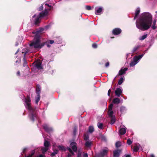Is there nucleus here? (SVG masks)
Segmentation results:
<instances>
[{
    "label": "nucleus",
    "instance_id": "nucleus-4",
    "mask_svg": "<svg viewBox=\"0 0 157 157\" xmlns=\"http://www.w3.org/2000/svg\"><path fill=\"white\" fill-rule=\"evenodd\" d=\"M33 52V51L31 50L30 49H28V48H23L22 50V53H24V57L23 58L24 63L23 64V66L25 67L26 68L25 71L21 74L22 76H25L29 74V68L27 65V62L25 58V55L28 53H31Z\"/></svg>",
    "mask_w": 157,
    "mask_h": 157
},
{
    "label": "nucleus",
    "instance_id": "nucleus-46",
    "mask_svg": "<svg viewBox=\"0 0 157 157\" xmlns=\"http://www.w3.org/2000/svg\"><path fill=\"white\" fill-rule=\"evenodd\" d=\"M43 5H42L39 8L38 10L39 11L41 10H43Z\"/></svg>",
    "mask_w": 157,
    "mask_h": 157
},
{
    "label": "nucleus",
    "instance_id": "nucleus-56",
    "mask_svg": "<svg viewBox=\"0 0 157 157\" xmlns=\"http://www.w3.org/2000/svg\"><path fill=\"white\" fill-rule=\"evenodd\" d=\"M19 51V49H18L17 52L15 53V54H16Z\"/></svg>",
    "mask_w": 157,
    "mask_h": 157
},
{
    "label": "nucleus",
    "instance_id": "nucleus-18",
    "mask_svg": "<svg viewBox=\"0 0 157 157\" xmlns=\"http://www.w3.org/2000/svg\"><path fill=\"white\" fill-rule=\"evenodd\" d=\"M128 70V68H125L124 69H121V70H120L119 72V75H122L125 74L126 73V71H127Z\"/></svg>",
    "mask_w": 157,
    "mask_h": 157
},
{
    "label": "nucleus",
    "instance_id": "nucleus-25",
    "mask_svg": "<svg viewBox=\"0 0 157 157\" xmlns=\"http://www.w3.org/2000/svg\"><path fill=\"white\" fill-rule=\"evenodd\" d=\"M110 118V124H113L116 121V118L115 116H113L109 117Z\"/></svg>",
    "mask_w": 157,
    "mask_h": 157
},
{
    "label": "nucleus",
    "instance_id": "nucleus-2",
    "mask_svg": "<svg viewBox=\"0 0 157 157\" xmlns=\"http://www.w3.org/2000/svg\"><path fill=\"white\" fill-rule=\"evenodd\" d=\"M31 100L30 97L28 96L25 98L24 105L26 109L29 111V117L30 119L34 121L37 119V116L36 114V111L30 105Z\"/></svg>",
    "mask_w": 157,
    "mask_h": 157
},
{
    "label": "nucleus",
    "instance_id": "nucleus-5",
    "mask_svg": "<svg viewBox=\"0 0 157 157\" xmlns=\"http://www.w3.org/2000/svg\"><path fill=\"white\" fill-rule=\"evenodd\" d=\"M50 9H45L44 11L40 13L38 15L36 14L34 15L32 18V21L36 25L40 22L41 17H43L47 15L48 11L50 10Z\"/></svg>",
    "mask_w": 157,
    "mask_h": 157
},
{
    "label": "nucleus",
    "instance_id": "nucleus-30",
    "mask_svg": "<svg viewBox=\"0 0 157 157\" xmlns=\"http://www.w3.org/2000/svg\"><path fill=\"white\" fill-rule=\"evenodd\" d=\"M147 37V34H145L142 36L140 37L139 38V39L140 40H143L145 39Z\"/></svg>",
    "mask_w": 157,
    "mask_h": 157
},
{
    "label": "nucleus",
    "instance_id": "nucleus-31",
    "mask_svg": "<svg viewBox=\"0 0 157 157\" xmlns=\"http://www.w3.org/2000/svg\"><path fill=\"white\" fill-rule=\"evenodd\" d=\"M94 131V128L93 126H90L89 127L88 131L90 133H92Z\"/></svg>",
    "mask_w": 157,
    "mask_h": 157
},
{
    "label": "nucleus",
    "instance_id": "nucleus-59",
    "mask_svg": "<svg viewBox=\"0 0 157 157\" xmlns=\"http://www.w3.org/2000/svg\"><path fill=\"white\" fill-rule=\"evenodd\" d=\"M17 62H18V61H16V63H17Z\"/></svg>",
    "mask_w": 157,
    "mask_h": 157
},
{
    "label": "nucleus",
    "instance_id": "nucleus-43",
    "mask_svg": "<svg viewBox=\"0 0 157 157\" xmlns=\"http://www.w3.org/2000/svg\"><path fill=\"white\" fill-rule=\"evenodd\" d=\"M67 149L69 151V152H70L71 154L72 155H74V153L72 152L71 149V148L70 147H68Z\"/></svg>",
    "mask_w": 157,
    "mask_h": 157
},
{
    "label": "nucleus",
    "instance_id": "nucleus-6",
    "mask_svg": "<svg viewBox=\"0 0 157 157\" xmlns=\"http://www.w3.org/2000/svg\"><path fill=\"white\" fill-rule=\"evenodd\" d=\"M144 54H141L138 56H135L133 59V61H132L130 63V66L133 67L136 65L142 58Z\"/></svg>",
    "mask_w": 157,
    "mask_h": 157
},
{
    "label": "nucleus",
    "instance_id": "nucleus-36",
    "mask_svg": "<svg viewBox=\"0 0 157 157\" xmlns=\"http://www.w3.org/2000/svg\"><path fill=\"white\" fill-rule=\"evenodd\" d=\"M98 126L99 128L102 129L103 128V124L101 123H98Z\"/></svg>",
    "mask_w": 157,
    "mask_h": 157
},
{
    "label": "nucleus",
    "instance_id": "nucleus-37",
    "mask_svg": "<svg viewBox=\"0 0 157 157\" xmlns=\"http://www.w3.org/2000/svg\"><path fill=\"white\" fill-rule=\"evenodd\" d=\"M84 139L86 141H87V140H88L89 139V136L88 135H85L84 136Z\"/></svg>",
    "mask_w": 157,
    "mask_h": 157
},
{
    "label": "nucleus",
    "instance_id": "nucleus-33",
    "mask_svg": "<svg viewBox=\"0 0 157 157\" xmlns=\"http://www.w3.org/2000/svg\"><path fill=\"white\" fill-rule=\"evenodd\" d=\"M40 86L37 85V88L36 89V94H37V92L39 93V94H40Z\"/></svg>",
    "mask_w": 157,
    "mask_h": 157
},
{
    "label": "nucleus",
    "instance_id": "nucleus-32",
    "mask_svg": "<svg viewBox=\"0 0 157 157\" xmlns=\"http://www.w3.org/2000/svg\"><path fill=\"white\" fill-rule=\"evenodd\" d=\"M19 38L20 39L19 40H18L16 42V46H17L18 45L19 43L20 42H21V41L23 39V38L22 36H19Z\"/></svg>",
    "mask_w": 157,
    "mask_h": 157
},
{
    "label": "nucleus",
    "instance_id": "nucleus-57",
    "mask_svg": "<svg viewBox=\"0 0 157 157\" xmlns=\"http://www.w3.org/2000/svg\"><path fill=\"white\" fill-rule=\"evenodd\" d=\"M71 156V154H68V156H69V157H70Z\"/></svg>",
    "mask_w": 157,
    "mask_h": 157
},
{
    "label": "nucleus",
    "instance_id": "nucleus-9",
    "mask_svg": "<svg viewBox=\"0 0 157 157\" xmlns=\"http://www.w3.org/2000/svg\"><path fill=\"white\" fill-rule=\"evenodd\" d=\"M113 106V104H111L109 106L108 112V114L109 117L113 116V112L112 110Z\"/></svg>",
    "mask_w": 157,
    "mask_h": 157
},
{
    "label": "nucleus",
    "instance_id": "nucleus-44",
    "mask_svg": "<svg viewBox=\"0 0 157 157\" xmlns=\"http://www.w3.org/2000/svg\"><path fill=\"white\" fill-rule=\"evenodd\" d=\"M92 46L94 48H96L97 47V45L96 44H93Z\"/></svg>",
    "mask_w": 157,
    "mask_h": 157
},
{
    "label": "nucleus",
    "instance_id": "nucleus-51",
    "mask_svg": "<svg viewBox=\"0 0 157 157\" xmlns=\"http://www.w3.org/2000/svg\"><path fill=\"white\" fill-rule=\"evenodd\" d=\"M45 6H48V7H51V6H50L48 4H47V3H46L45 4Z\"/></svg>",
    "mask_w": 157,
    "mask_h": 157
},
{
    "label": "nucleus",
    "instance_id": "nucleus-27",
    "mask_svg": "<svg viewBox=\"0 0 157 157\" xmlns=\"http://www.w3.org/2000/svg\"><path fill=\"white\" fill-rule=\"evenodd\" d=\"M140 11V9L139 8H138L136 10L135 13V15L134 17V19L137 17L139 14Z\"/></svg>",
    "mask_w": 157,
    "mask_h": 157
},
{
    "label": "nucleus",
    "instance_id": "nucleus-3",
    "mask_svg": "<svg viewBox=\"0 0 157 157\" xmlns=\"http://www.w3.org/2000/svg\"><path fill=\"white\" fill-rule=\"evenodd\" d=\"M45 45L44 41H42L40 35L37 33L35 36L33 40L29 44L30 49H40Z\"/></svg>",
    "mask_w": 157,
    "mask_h": 157
},
{
    "label": "nucleus",
    "instance_id": "nucleus-54",
    "mask_svg": "<svg viewBox=\"0 0 157 157\" xmlns=\"http://www.w3.org/2000/svg\"><path fill=\"white\" fill-rule=\"evenodd\" d=\"M111 90L110 89H109L108 91V93H110H110H111Z\"/></svg>",
    "mask_w": 157,
    "mask_h": 157
},
{
    "label": "nucleus",
    "instance_id": "nucleus-16",
    "mask_svg": "<svg viewBox=\"0 0 157 157\" xmlns=\"http://www.w3.org/2000/svg\"><path fill=\"white\" fill-rule=\"evenodd\" d=\"M121 32V30L119 28H116L113 30V33L115 35L120 34Z\"/></svg>",
    "mask_w": 157,
    "mask_h": 157
},
{
    "label": "nucleus",
    "instance_id": "nucleus-55",
    "mask_svg": "<svg viewBox=\"0 0 157 157\" xmlns=\"http://www.w3.org/2000/svg\"><path fill=\"white\" fill-rule=\"evenodd\" d=\"M75 132H76V130H75V129L74 131V135L75 134Z\"/></svg>",
    "mask_w": 157,
    "mask_h": 157
},
{
    "label": "nucleus",
    "instance_id": "nucleus-22",
    "mask_svg": "<svg viewBox=\"0 0 157 157\" xmlns=\"http://www.w3.org/2000/svg\"><path fill=\"white\" fill-rule=\"evenodd\" d=\"M140 47V45H137L135 46L132 49V53L136 52Z\"/></svg>",
    "mask_w": 157,
    "mask_h": 157
},
{
    "label": "nucleus",
    "instance_id": "nucleus-8",
    "mask_svg": "<svg viewBox=\"0 0 157 157\" xmlns=\"http://www.w3.org/2000/svg\"><path fill=\"white\" fill-rule=\"evenodd\" d=\"M127 130V128L124 125H121L120 126L119 134L121 135L124 134Z\"/></svg>",
    "mask_w": 157,
    "mask_h": 157
},
{
    "label": "nucleus",
    "instance_id": "nucleus-21",
    "mask_svg": "<svg viewBox=\"0 0 157 157\" xmlns=\"http://www.w3.org/2000/svg\"><path fill=\"white\" fill-rule=\"evenodd\" d=\"M92 142L88 140L86 141L85 144V146L88 148H90L92 145Z\"/></svg>",
    "mask_w": 157,
    "mask_h": 157
},
{
    "label": "nucleus",
    "instance_id": "nucleus-10",
    "mask_svg": "<svg viewBox=\"0 0 157 157\" xmlns=\"http://www.w3.org/2000/svg\"><path fill=\"white\" fill-rule=\"evenodd\" d=\"M48 25L46 26L44 28H41L35 32H33V33H35L36 35L37 33L38 35H40L39 33L44 32L45 30H47L49 27Z\"/></svg>",
    "mask_w": 157,
    "mask_h": 157
},
{
    "label": "nucleus",
    "instance_id": "nucleus-53",
    "mask_svg": "<svg viewBox=\"0 0 157 157\" xmlns=\"http://www.w3.org/2000/svg\"><path fill=\"white\" fill-rule=\"evenodd\" d=\"M151 157H155V155L153 154H151L150 155Z\"/></svg>",
    "mask_w": 157,
    "mask_h": 157
},
{
    "label": "nucleus",
    "instance_id": "nucleus-58",
    "mask_svg": "<svg viewBox=\"0 0 157 157\" xmlns=\"http://www.w3.org/2000/svg\"><path fill=\"white\" fill-rule=\"evenodd\" d=\"M110 93H108V95L109 96H110Z\"/></svg>",
    "mask_w": 157,
    "mask_h": 157
},
{
    "label": "nucleus",
    "instance_id": "nucleus-52",
    "mask_svg": "<svg viewBox=\"0 0 157 157\" xmlns=\"http://www.w3.org/2000/svg\"><path fill=\"white\" fill-rule=\"evenodd\" d=\"M125 157H130V155H125Z\"/></svg>",
    "mask_w": 157,
    "mask_h": 157
},
{
    "label": "nucleus",
    "instance_id": "nucleus-28",
    "mask_svg": "<svg viewBox=\"0 0 157 157\" xmlns=\"http://www.w3.org/2000/svg\"><path fill=\"white\" fill-rule=\"evenodd\" d=\"M156 21L155 20H154L153 22V23L151 25V28L152 29H155L157 28V26L156 25Z\"/></svg>",
    "mask_w": 157,
    "mask_h": 157
},
{
    "label": "nucleus",
    "instance_id": "nucleus-35",
    "mask_svg": "<svg viewBox=\"0 0 157 157\" xmlns=\"http://www.w3.org/2000/svg\"><path fill=\"white\" fill-rule=\"evenodd\" d=\"M58 148L59 150L62 151H65V147L63 146H58Z\"/></svg>",
    "mask_w": 157,
    "mask_h": 157
},
{
    "label": "nucleus",
    "instance_id": "nucleus-39",
    "mask_svg": "<svg viewBox=\"0 0 157 157\" xmlns=\"http://www.w3.org/2000/svg\"><path fill=\"white\" fill-rule=\"evenodd\" d=\"M121 146V143L120 142H117L116 143V146L117 147H118Z\"/></svg>",
    "mask_w": 157,
    "mask_h": 157
},
{
    "label": "nucleus",
    "instance_id": "nucleus-17",
    "mask_svg": "<svg viewBox=\"0 0 157 157\" xmlns=\"http://www.w3.org/2000/svg\"><path fill=\"white\" fill-rule=\"evenodd\" d=\"M54 42V41L53 40H48L46 41H44L45 45H46L47 46L48 48H50L51 45L50 44H52Z\"/></svg>",
    "mask_w": 157,
    "mask_h": 157
},
{
    "label": "nucleus",
    "instance_id": "nucleus-60",
    "mask_svg": "<svg viewBox=\"0 0 157 157\" xmlns=\"http://www.w3.org/2000/svg\"><path fill=\"white\" fill-rule=\"evenodd\" d=\"M114 38V37H111V38Z\"/></svg>",
    "mask_w": 157,
    "mask_h": 157
},
{
    "label": "nucleus",
    "instance_id": "nucleus-26",
    "mask_svg": "<svg viewBox=\"0 0 157 157\" xmlns=\"http://www.w3.org/2000/svg\"><path fill=\"white\" fill-rule=\"evenodd\" d=\"M40 99V94H39V93L37 92V96L35 98V102L36 104H37L38 102Z\"/></svg>",
    "mask_w": 157,
    "mask_h": 157
},
{
    "label": "nucleus",
    "instance_id": "nucleus-11",
    "mask_svg": "<svg viewBox=\"0 0 157 157\" xmlns=\"http://www.w3.org/2000/svg\"><path fill=\"white\" fill-rule=\"evenodd\" d=\"M103 10V8L102 7H96L95 8V13L98 15H100Z\"/></svg>",
    "mask_w": 157,
    "mask_h": 157
},
{
    "label": "nucleus",
    "instance_id": "nucleus-45",
    "mask_svg": "<svg viewBox=\"0 0 157 157\" xmlns=\"http://www.w3.org/2000/svg\"><path fill=\"white\" fill-rule=\"evenodd\" d=\"M28 149V148H27V147H25V148H24V149H23V151H22V153H25V152L26 151H27Z\"/></svg>",
    "mask_w": 157,
    "mask_h": 157
},
{
    "label": "nucleus",
    "instance_id": "nucleus-49",
    "mask_svg": "<svg viewBox=\"0 0 157 157\" xmlns=\"http://www.w3.org/2000/svg\"><path fill=\"white\" fill-rule=\"evenodd\" d=\"M109 62H107L105 64V66L106 67H107L109 66Z\"/></svg>",
    "mask_w": 157,
    "mask_h": 157
},
{
    "label": "nucleus",
    "instance_id": "nucleus-41",
    "mask_svg": "<svg viewBox=\"0 0 157 157\" xmlns=\"http://www.w3.org/2000/svg\"><path fill=\"white\" fill-rule=\"evenodd\" d=\"M86 10H91V7L90 6H86Z\"/></svg>",
    "mask_w": 157,
    "mask_h": 157
},
{
    "label": "nucleus",
    "instance_id": "nucleus-20",
    "mask_svg": "<svg viewBox=\"0 0 157 157\" xmlns=\"http://www.w3.org/2000/svg\"><path fill=\"white\" fill-rule=\"evenodd\" d=\"M140 147V145L138 143H136L134 147V149H133V151L136 152L137 151H138Z\"/></svg>",
    "mask_w": 157,
    "mask_h": 157
},
{
    "label": "nucleus",
    "instance_id": "nucleus-14",
    "mask_svg": "<svg viewBox=\"0 0 157 157\" xmlns=\"http://www.w3.org/2000/svg\"><path fill=\"white\" fill-rule=\"evenodd\" d=\"M71 147L74 152H76L77 150V144L75 142H71L70 145Z\"/></svg>",
    "mask_w": 157,
    "mask_h": 157
},
{
    "label": "nucleus",
    "instance_id": "nucleus-38",
    "mask_svg": "<svg viewBox=\"0 0 157 157\" xmlns=\"http://www.w3.org/2000/svg\"><path fill=\"white\" fill-rule=\"evenodd\" d=\"M58 153V151L56 150L54 152H52L51 155L52 157H53L56 154H57Z\"/></svg>",
    "mask_w": 157,
    "mask_h": 157
},
{
    "label": "nucleus",
    "instance_id": "nucleus-7",
    "mask_svg": "<svg viewBox=\"0 0 157 157\" xmlns=\"http://www.w3.org/2000/svg\"><path fill=\"white\" fill-rule=\"evenodd\" d=\"M50 143L48 141L45 140L44 143V147L41 148V151L42 153L44 154L45 152L49 149L50 147Z\"/></svg>",
    "mask_w": 157,
    "mask_h": 157
},
{
    "label": "nucleus",
    "instance_id": "nucleus-12",
    "mask_svg": "<svg viewBox=\"0 0 157 157\" xmlns=\"http://www.w3.org/2000/svg\"><path fill=\"white\" fill-rule=\"evenodd\" d=\"M108 151V148H106L103 149L101 151L100 155L101 157H103L106 156L107 155Z\"/></svg>",
    "mask_w": 157,
    "mask_h": 157
},
{
    "label": "nucleus",
    "instance_id": "nucleus-34",
    "mask_svg": "<svg viewBox=\"0 0 157 157\" xmlns=\"http://www.w3.org/2000/svg\"><path fill=\"white\" fill-rule=\"evenodd\" d=\"M124 80V78L123 77L121 78L118 82V84L119 85H121L123 82Z\"/></svg>",
    "mask_w": 157,
    "mask_h": 157
},
{
    "label": "nucleus",
    "instance_id": "nucleus-48",
    "mask_svg": "<svg viewBox=\"0 0 157 157\" xmlns=\"http://www.w3.org/2000/svg\"><path fill=\"white\" fill-rule=\"evenodd\" d=\"M83 157H88V155L87 153H84L83 154Z\"/></svg>",
    "mask_w": 157,
    "mask_h": 157
},
{
    "label": "nucleus",
    "instance_id": "nucleus-24",
    "mask_svg": "<svg viewBox=\"0 0 157 157\" xmlns=\"http://www.w3.org/2000/svg\"><path fill=\"white\" fill-rule=\"evenodd\" d=\"M113 103L115 104H118L120 103V100L118 98H114L113 101Z\"/></svg>",
    "mask_w": 157,
    "mask_h": 157
},
{
    "label": "nucleus",
    "instance_id": "nucleus-40",
    "mask_svg": "<svg viewBox=\"0 0 157 157\" xmlns=\"http://www.w3.org/2000/svg\"><path fill=\"white\" fill-rule=\"evenodd\" d=\"M77 157H82V152L80 151H78Z\"/></svg>",
    "mask_w": 157,
    "mask_h": 157
},
{
    "label": "nucleus",
    "instance_id": "nucleus-50",
    "mask_svg": "<svg viewBox=\"0 0 157 157\" xmlns=\"http://www.w3.org/2000/svg\"><path fill=\"white\" fill-rule=\"evenodd\" d=\"M37 157H45L44 155H43L42 154L40 155L39 156H37Z\"/></svg>",
    "mask_w": 157,
    "mask_h": 157
},
{
    "label": "nucleus",
    "instance_id": "nucleus-23",
    "mask_svg": "<svg viewBox=\"0 0 157 157\" xmlns=\"http://www.w3.org/2000/svg\"><path fill=\"white\" fill-rule=\"evenodd\" d=\"M35 67L37 68L38 69H40L42 68L41 63L40 62H36L35 64Z\"/></svg>",
    "mask_w": 157,
    "mask_h": 157
},
{
    "label": "nucleus",
    "instance_id": "nucleus-13",
    "mask_svg": "<svg viewBox=\"0 0 157 157\" xmlns=\"http://www.w3.org/2000/svg\"><path fill=\"white\" fill-rule=\"evenodd\" d=\"M122 93V89L121 87L117 88L115 91L116 95L118 97H119Z\"/></svg>",
    "mask_w": 157,
    "mask_h": 157
},
{
    "label": "nucleus",
    "instance_id": "nucleus-19",
    "mask_svg": "<svg viewBox=\"0 0 157 157\" xmlns=\"http://www.w3.org/2000/svg\"><path fill=\"white\" fill-rule=\"evenodd\" d=\"M121 151L119 150H115L113 151V157H119Z\"/></svg>",
    "mask_w": 157,
    "mask_h": 157
},
{
    "label": "nucleus",
    "instance_id": "nucleus-1",
    "mask_svg": "<svg viewBox=\"0 0 157 157\" xmlns=\"http://www.w3.org/2000/svg\"><path fill=\"white\" fill-rule=\"evenodd\" d=\"M152 23V16L148 12L142 13L136 21V26L139 29L144 31L148 29Z\"/></svg>",
    "mask_w": 157,
    "mask_h": 157
},
{
    "label": "nucleus",
    "instance_id": "nucleus-15",
    "mask_svg": "<svg viewBox=\"0 0 157 157\" xmlns=\"http://www.w3.org/2000/svg\"><path fill=\"white\" fill-rule=\"evenodd\" d=\"M43 127L44 130L48 132H50L53 130V129L51 127H49L46 124H44L43 125Z\"/></svg>",
    "mask_w": 157,
    "mask_h": 157
},
{
    "label": "nucleus",
    "instance_id": "nucleus-42",
    "mask_svg": "<svg viewBox=\"0 0 157 157\" xmlns=\"http://www.w3.org/2000/svg\"><path fill=\"white\" fill-rule=\"evenodd\" d=\"M127 143L128 145H130L132 143V141L130 139H128L127 140Z\"/></svg>",
    "mask_w": 157,
    "mask_h": 157
},
{
    "label": "nucleus",
    "instance_id": "nucleus-29",
    "mask_svg": "<svg viewBox=\"0 0 157 157\" xmlns=\"http://www.w3.org/2000/svg\"><path fill=\"white\" fill-rule=\"evenodd\" d=\"M126 108L124 106H122L120 108V111L122 113H124L126 111Z\"/></svg>",
    "mask_w": 157,
    "mask_h": 157
},
{
    "label": "nucleus",
    "instance_id": "nucleus-47",
    "mask_svg": "<svg viewBox=\"0 0 157 157\" xmlns=\"http://www.w3.org/2000/svg\"><path fill=\"white\" fill-rule=\"evenodd\" d=\"M17 75L18 76H21V75L20 74V72L19 71H18L17 73H16Z\"/></svg>",
    "mask_w": 157,
    "mask_h": 157
}]
</instances>
